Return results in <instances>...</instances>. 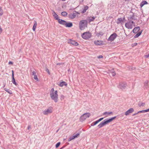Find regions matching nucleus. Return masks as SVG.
Wrapping results in <instances>:
<instances>
[{
  "label": "nucleus",
  "instance_id": "1",
  "mask_svg": "<svg viewBox=\"0 0 149 149\" xmlns=\"http://www.w3.org/2000/svg\"><path fill=\"white\" fill-rule=\"evenodd\" d=\"M50 95L51 99L53 100L55 102H57L58 101V95L57 91H55L54 92H51Z\"/></svg>",
  "mask_w": 149,
  "mask_h": 149
},
{
  "label": "nucleus",
  "instance_id": "2",
  "mask_svg": "<svg viewBox=\"0 0 149 149\" xmlns=\"http://www.w3.org/2000/svg\"><path fill=\"white\" fill-rule=\"evenodd\" d=\"M87 22L86 20H81L79 23V28L81 30H84L86 27L87 26Z\"/></svg>",
  "mask_w": 149,
  "mask_h": 149
},
{
  "label": "nucleus",
  "instance_id": "3",
  "mask_svg": "<svg viewBox=\"0 0 149 149\" xmlns=\"http://www.w3.org/2000/svg\"><path fill=\"white\" fill-rule=\"evenodd\" d=\"M125 25L128 29H132L133 26H135V23L133 21L128 20V21L125 24Z\"/></svg>",
  "mask_w": 149,
  "mask_h": 149
},
{
  "label": "nucleus",
  "instance_id": "4",
  "mask_svg": "<svg viewBox=\"0 0 149 149\" xmlns=\"http://www.w3.org/2000/svg\"><path fill=\"white\" fill-rule=\"evenodd\" d=\"M91 34L89 32H87L83 33L81 35L82 38L84 39H88L91 37Z\"/></svg>",
  "mask_w": 149,
  "mask_h": 149
},
{
  "label": "nucleus",
  "instance_id": "5",
  "mask_svg": "<svg viewBox=\"0 0 149 149\" xmlns=\"http://www.w3.org/2000/svg\"><path fill=\"white\" fill-rule=\"evenodd\" d=\"M90 116V114L88 113L84 114L81 116L80 118V120L81 121L85 120L86 119L89 117Z\"/></svg>",
  "mask_w": 149,
  "mask_h": 149
},
{
  "label": "nucleus",
  "instance_id": "6",
  "mask_svg": "<svg viewBox=\"0 0 149 149\" xmlns=\"http://www.w3.org/2000/svg\"><path fill=\"white\" fill-rule=\"evenodd\" d=\"M130 14V15L129 17H128V20H136L137 19V16H136L134 13L132 12H131Z\"/></svg>",
  "mask_w": 149,
  "mask_h": 149
},
{
  "label": "nucleus",
  "instance_id": "7",
  "mask_svg": "<svg viewBox=\"0 0 149 149\" xmlns=\"http://www.w3.org/2000/svg\"><path fill=\"white\" fill-rule=\"evenodd\" d=\"M117 35L115 33H113L111 35L108 39V40L111 42L113 41L116 38Z\"/></svg>",
  "mask_w": 149,
  "mask_h": 149
},
{
  "label": "nucleus",
  "instance_id": "8",
  "mask_svg": "<svg viewBox=\"0 0 149 149\" xmlns=\"http://www.w3.org/2000/svg\"><path fill=\"white\" fill-rule=\"evenodd\" d=\"M52 108L50 107L48 108L47 110H45L43 111V113L44 115H47L52 112Z\"/></svg>",
  "mask_w": 149,
  "mask_h": 149
},
{
  "label": "nucleus",
  "instance_id": "9",
  "mask_svg": "<svg viewBox=\"0 0 149 149\" xmlns=\"http://www.w3.org/2000/svg\"><path fill=\"white\" fill-rule=\"evenodd\" d=\"M68 43L69 44H72L74 46H77L79 45L78 43L75 41L70 39L68 41Z\"/></svg>",
  "mask_w": 149,
  "mask_h": 149
},
{
  "label": "nucleus",
  "instance_id": "10",
  "mask_svg": "<svg viewBox=\"0 0 149 149\" xmlns=\"http://www.w3.org/2000/svg\"><path fill=\"white\" fill-rule=\"evenodd\" d=\"M127 86V84L125 82H120L118 87L121 89H125Z\"/></svg>",
  "mask_w": 149,
  "mask_h": 149
},
{
  "label": "nucleus",
  "instance_id": "11",
  "mask_svg": "<svg viewBox=\"0 0 149 149\" xmlns=\"http://www.w3.org/2000/svg\"><path fill=\"white\" fill-rule=\"evenodd\" d=\"M78 12L75 11H74L72 13L70 14L69 15V17L71 19L74 18L77 14H78Z\"/></svg>",
  "mask_w": 149,
  "mask_h": 149
},
{
  "label": "nucleus",
  "instance_id": "12",
  "mask_svg": "<svg viewBox=\"0 0 149 149\" xmlns=\"http://www.w3.org/2000/svg\"><path fill=\"white\" fill-rule=\"evenodd\" d=\"M133 111H134V109L132 108H131L125 112V115L126 116L128 115L130 113H132Z\"/></svg>",
  "mask_w": 149,
  "mask_h": 149
},
{
  "label": "nucleus",
  "instance_id": "13",
  "mask_svg": "<svg viewBox=\"0 0 149 149\" xmlns=\"http://www.w3.org/2000/svg\"><path fill=\"white\" fill-rule=\"evenodd\" d=\"M95 44L96 45H102L103 44V42L102 41L97 40L94 41Z\"/></svg>",
  "mask_w": 149,
  "mask_h": 149
},
{
  "label": "nucleus",
  "instance_id": "14",
  "mask_svg": "<svg viewBox=\"0 0 149 149\" xmlns=\"http://www.w3.org/2000/svg\"><path fill=\"white\" fill-rule=\"evenodd\" d=\"M140 30V27L137 26L134 28L132 31L134 33H136L139 31Z\"/></svg>",
  "mask_w": 149,
  "mask_h": 149
},
{
  "label": "nucleus",
  "instance_id": "15",
  "mask_svg": "<svg viewBox=\"0 0 149 149\" xmlns=\"http://www.w3.org/2000/svg\"><path fill=\"white\" fill-rule=\"evenodd\" d=\"M53 13L52 14L53 15V16L54 17V18L58 20V19H59V18L58 17V15L53 10H52Z\"/></svg>",
  "mask_w": 149,
  "mask_h": 149
},
{
  "label": "nucleus",
  "instance_id": "16",
  "mask_svg": "<svg viewBox=\"0 0 149 149\" xmlns=\"http://www.w3.org/2000/svg\"><path fill=\"white\" fill-rule=\"evenodd\" d=\"M125 19V18H118L116 22L118 24H119L122 22H123V20Z\"/></svg>",
  "mask_w": 149,
  "mask_h": 149
},
{
  "label": "nucleus",
  "instance_id": "17",
  "mask_svg": "<svg viewBox=\"0 0 149 149\" xmlns=\"http://www.w3.org/2000/svg\"><path fill=\"white\" fill-rule=\"evenodd\" d=\"M58 21L59 24L64 25H65V23H66L65 21L60 19Z\"/></svg>",
  "mask_w": 149,
  "mask_h": 149
},
{
  "label": "nucleus",
  "instance_id": "18",
  "mask_svg": "<svg viewBox=\"0 0 149 149\" xmlns=\"http://www.w3.org/2000/svg\"><path fill=\"white\" fill-rule=\"evenodd\" d=\"M12 82L15 85H16L17 84H16V82H15V79L14 78V74L13 70H12Z\"/></svg>",
  "mask_w": 149,
  "mask_h": 149
},
{
  "label": "nucleus",
  "instance_id": "19",
  "mask_svg": "<svg viewBox=\"0 0 149 149\" xmlns=\"http://www.w3.org/2000/svg\"><path fill=\"white\" fill-rule=\"evenodd\" d=\"M65 25L66 27H71L72 26V24L71 22L67 23L66 22Z\"/></svg>",
  "mask_w": 149,
  "mask_h": 149
},
{
  "label": "nucleus",
  "instance_id": "20",
  "mask_svg": "<svg viewBox=\"0 0 149 149\" xmlns=\"http://www.w3.org/2000/svg\"><path fill=\"white\" fill-rule=\"evenodd\" d=\"M58 85L59 86L61 87H62L64 85L66 86L67 85V84L66 83L65 81H62V82H60Z\"/></svg>",
  "mask_w": 149,
  "mask_h": 149
},
{
  "label": "nucleus",
  "instance_id": "21",
  "mask_svg": "<svg viewBox=\"0 0 149 149\" xmlns=\"http://www.w3.org/2000/svg\"><path fill=\"white\" fill-rule=\"evenodd\" d=\"M88 7L87 6H85L83 10L81 11V13H84L86 12V10L88 9Z\"/></svg>",
  "mask_w": 149,
  "mask_h": 149
},
{
  "label": "nucleus",
  "instance_id": "22",
  "mask_svg": "<svg viewBox=\"0 0 149 149\" xmlns=\"http://www.w3.org/2000/svg\"><path fill=\"white\" fill-rule=\"evenodd\" d=\"M105 125L103 121H102L98 125V127L99 128H101L103 126Z\"/></svg>",
  "mask_w": 149,
  "mask_h": 149
},
{
  "label": "nucleus",
  "instance_id": "23",
  "mask_svg": "<svg viewBox=\"0 0 149 149\" xmlns=\"http://www.w3.org/2000/svg\"><path fill=\"white\" fill-rule=\"evenodd\" d=\"M142 31L141 30V31H139L136 34V35L134 37V38H138V37H139L141 34L142 33Z\"/></svg>",
  "mask_w": 149,
  "mask_h": 149
},
{
  "label": "nucleus",
  "instance_id": "24",
  "mask_svg": "<svg viewBox=\"0 0 149 149\" xmlns=\"http://www.w3.org/2000/svg\"><path fill=\"white\" fill-rule=\"evenodd\" d=\"M4 90L6 92L10 94H12L13 93L12 91L9 89H7L6 88H4Z\"/></svg>",
  "mask_w": 149,
  "mask_h": 149
},
{
  "label": "nucleus",
  "instance_id": "25",
  "mask_svg": "<svg viewBox=\"0 0 149 149\" xmlns=\"http://www.w3.org/2000/svg\"><path fill=\"white\" fill-rule=\"evenodd\" d=\"M147 4V2L146 1H143L140 4V6L141 7L143 6L144 5Z\"/></svg>",
  "mask_w": 149,
  "mask_h": 149
},
{
  "label": "nucleus",
  "instance_id": "26",
  "mask_svg": "<svg viewBox=\"0 0 149 149\" xmlns=\"http://www.w3.org/2000/svg\"><path fill=\"white\" fill-rule=\"evenodd\" d=\"M37 25V22H35L33 27V31H35Z\"/></svg>",
  "mask_w": 149,
  "mask_h": 149
},
{
  "label": "nucleus",
  "instance_id": "27",
  "mask_svg": "<svg viewBox=\"0 0 149 149\" xmlns=\"http://www.w3.org/2000/svg\"><path fill=\"white\" fill-rule=\"evenodd\" d=\"M61 15L63 16H66L68 14L66 12H63L61 13Z\"/></svg>",
  "mask_w": 149,
  "mask_h": 149
},
{
  "label": "nucleus",
  "instance_id": "28",
  "mask_svg": "<svg viewBox=\"0 0 149 149\" xmlns=\"http://www.w3.org/2000/svg\"><path fill=\"white\" fill-rule=\"evenodd\" d=\"M103 121L105 125L109 123L110 122L109 119H105L104 120H103Z\"/></svg>",
  "mask_w": 149,
  "mask_h": 149
},
{
  "label": "nucleus",
  "instance_id": "29",
  "mask_svg": "<svg viewBox=\"0 0 149 149\" xmlns=\"http://www.w3.org/2000/svg\"><path fill=\"white\" fill-rule=\"evenodd\" d=\"M145 104V103L140 102V103H139L138 104V106L139 107H141V106L143 107L144 106Z\"/></svg>",
  "mask_w": 149,
  "mask_h": 149
},
{
  "label": "nucleus",
  "instance_id": "30",
  "mask_svg": "<svg viewBox=\"0 0 149 149\" xmlns=\"http://www.w3.org/2000/svg\"><path fill=\"white\" fill-rule=\"evenodd\" d=\"M3 14V11L1 8V7L0 8V16H1Z\"/></svg>",
  "mask_w": 149,
  "mask_h": 149
},
{
  "label": "nucleus",
  "instance_id": "31",
  "mask_svg": "<svg viewBox=\"0 0 149 149\" xmlns=\"http://www.w3.org/2000/svg\"><path fill=\"white\" fill-rule=\"evenodd\" d=\"M103 33L102 32H100L97 33V36L98 37H100L102 36V35H103Z\"/></svg>",
  "mask_w": 149,
  "mask_h": 149
},
{
  "label": "nucleus",
  "instance_id": "32",
  "mask_svg": "<svg viewBox=\"0 0 149 149\" xmlns=\"http://www.w3.org/2000/svg\"><path fill=\"white\" fill-rule=\"evenodd\" d=\"M116 118V116H114L109 119V120L110 122H111L112 120H114Z\"/></svg>",
  "mask_w": 149,
  "mask_h": 149
},
{
  "label": "nucleus",
  "instance_id": "33",
  "mask_svg": "<svg viewBox=\"0 0 149 149\" xmlns=\"http://www.w3.org/2000/svg\"><path fill=\"white\" fill-rule=\"evenodd\" d=\"M95 18V17H92L89 19V21L90 22L93 21L94 20Z\"/></svg>",
  "mask_w": 149,
  "mask_h": 149
},
{
  "label": "nucleus",
  "instance_id": "34",
  "mask_svg": "<svg viewBox=\"0 0 149 149\" xmlns=\"http://www.w3.org/2000/svg\"><path fill=\"white\" fill-rule=\"evenodd\" d=\"M80 134V133H78L77 134L75 135H74L73 136V137H74V139L76 138H77V137Z\"/></svg>",
  "mask_w": 149,
  "mask_h": 149
},
{
  "label": "nucleus",
  "instance_id": "35",
  "mask_svg": "<svg viewBox=\"0 0 149 149\" xmlns=\"http://www.w3.org/2000/svg\"><path fill=\"white\" fill-rule=\"evenodd\" d=\"M33 78L34 79L36 80L37 81H38L39 80L37 76L36 75L34 76Z\"/></svg>",
  "mask_w": 149,
  "mask_h": 149
},
{
  "label": "nucleus",
  "instance_id": "36",
  "mask_svg": "<svg viewBox=\"0 0 149 149\" xmlns=\"http://www.w3.org/2000/svg\"><path fill=\"white\" fill-rule=\"evenodd\" d=\"M74 139V137H73V136H71L69 138L68 141H70Z\"/></svg>",
  "mask_w": 149,
  "mask_h": 149
},
{
  "label": "nucleus",
  "instance_id": "37",
  "mask_svg": "<svg viewBox=\"0 0 149 149\" xmlns=\"http://www.w3.org/2000/svg\"><path fill=\"white\" fill-rule=\"evenodd\" d=\"M148 81H146L144 83V86H148Z\"/></svg>",
  "mask_w": 149,
  "mask_h": 149
},
{
  "label": "nucleus",
  "instance_id": "38",
  "mask_svg": "<svg viewBox=\"0 0 149 149\" xmlns=\"http://www.w3.org/2000/svg\"><path fill=\"white\" fill-rule=\"evenodd\" d=\"M61 143L60 142H58L56 145V148H57L60 145Z\"/></svg>",
  "mask_w": 149,
  "mask_h": 149
},
{
  "label": "nucleus",
  "instance_id": "39",
  "mask_svg": "<svg viewBox=\"0 0 149 149\" xmlns=\"http://www.w3.org/2000/svg\"><path fill=\"white\" fill-rule=\"evenodd\" d=\"M64 97H65L64 96V95H61V96L60 99L61 100H62L64 99Z\"/></svg>",
  "mask_w": 149,
  "mask_h": 149
},
{
  "label": "nucleus",
  "instance_id": "40",
  "mask_svg": "<svg viewBox=\"0 0 149 149\" xmlns=\"http://www.w3.org/2000/svg\"><path fill=\"white\" fill-rule=\"evenodd\" d=\"M111 74L113 76H114L116 75V73L114 71H113L111 72Z\"/></svg>",
  "mask_w": 149,
  "mask_h": 149
},
{
  "label": "nucleus",
  "instance_id": "41",
  "mask_svg": "<svg viewBox=\"0 0 149 149\" xmlns=\"http://www.w3.org/2000/svg\"><path fill=\"white\" fill-rule=\"evenodd\" d=\"M36 72L35 71H33L32 72V75H36Z\"/></svg>",
  "mask_w": 149,
  "mask_h": 149
},
{
  "label": "nucleus",
  "instance_id": "42",
  "mask_svg": "<svg viewBox=\"0 0 149 149\" xmlns=\"http://www.w3.org/2000/svg\"><path fill=\"white\" fill-rule=\"evenodd\" d=\"M99 122L98 120H96V121L93 122V123H94V125H96L97 123H98Z\"/></svg>",
  "mask_w": 149,
  "mask_h": 149
},
{
  "label": "nucleus",
  "instance_id": "43",
  "mask_svg": "<svg viewBox=\"0 0 149 149\" xmlns=\"http://www.w3.org/2000/svg\"><path fill=\"white\" fill-rule=\"evenodd\" d=\"M108 113V115H110V114H112V112H105V113Z\"/></svg>",
  "mask_w": 149,
  "mask_h": 149
},
{
  "label": "nucleus",
  "instance_id": "44",
  "mask_svg": "<svg viewBox=\"0 0 149 149\" xmlns=\"http://www.w3.org/2000/svg\"><path fill=\"white\" fill-rule=\"evenodd\" d=\"M103 119H104V118H100L99 119H98L97 120L98 121V122H100L102 120H103Z\"/></svg>",
  "mask_w": 149,
  "mask_h": 149
},
{
  "label": "nucleus",
  "instance_id": "45",
  "mask_svg": "<svg viewBox=\"0 0 149 149\" xmlns=\"http://www.w3.org/2000/svg\"><path fill=\"white\" fill-rule=\"evenodd\" d=\"M97 58H103V56L102 55H101L99 56H98L97 57Z\"/></svg>",
  "mask_w": 149,
  "mask_h": 149
},
{
  "label": "nucleus",
  "instance_id": "46",
  "mask_svg": "<svg viewBox=\"0 0 149 149\" xmlns=\"http://www.w3.org/2000/svg\"><path fill=\"white\" fill-rule=\"evenodd\" d=\"M31 125H29L27 129L28 130H29L31 129Z\"/></svg>",
  "mask_w": 149,
  "mask_h": 149
},
{
  "label": "nucleus",
  "instance_id": "47",
  "mask_svg": "<svg viewBox=\"0 0 149 149\" xmlns=\"http://www.w3.org/2000/svg\"><path fill=\"white\" fill-rule=\"evenodd\" d=\"M46 71L47 72H48V74H50V72L49 71V70L48 69H47L46 70Z\"/></svg>",
  "mask_w": 149,
  "mask_h": 149
},
{
  "label": "nucleus",
  "instance_id": "48",
  "mask_svg": "<svg viewBox=\"0 0 149 149\" xmlns=\"http://www.w3.org/2000/svg\"><path fill=\"white\" fill-rule=\"evenodd\" d=\"M103 115H107L106 117L107 116H109V115H108V113H105V112L104 113H103Z\"/></svg>",
  "mask_w": 149,
  "mask_h": 149
},
{
  "label": "nucleus",
  "instance_id": "49",
  "mask_svg": "<svg viewBox=\"0 0 149 149\" xmlns=\"http://www.w3.org/2000/svg\"><path fill=\"white\" fill-rule=\"evenodd\" d=\"M141 111H142V113H144L145 112H146V111H146V110H142Z\"/></svg>",
  "mask_w": 149,
  "mask_h": 149
},
{
  "label": "nucleus",
  "instance_id": "50",
  "mask_svg": "<svg viewBox=\"0 0 149 149\" xmlns=\"http://www.w3.org/2000/svg\"><path fill=\"white\" fill-rule=\"evenodd\" d=\"M9 64H13V63L11 61H9L8 63Z\"/></svg>",
  "mask_w": 149,
  "mask_h": 149
},
{
  "label": "nucleus",
  "instance_id": "51",
  "mask_svg": "<svg viewBox=\"0 0 149 149\" xmlns=\"http://www.w3.org/2000/svg\"><path fill=\"white\" fill-rule=\"evenodd\" d=\"M146 112H149V108L147 109H146Z\"/></svg>",
  "mask_w": 149,
  "mask_h": 149
},
{
  "label": "nucleus",
  "instance_id": "52",
  "mask_svg": "<svg viewBox=\"0 0 149 149\" xmlns=\"http://www.w3.org/2000/svg\"><path fill=\"white\" fill-rule=\"evenodd\" d=\"M61 63H58L57 64V65H61Z\"/></svg>",
  "mask_w": 149,
  "mask_h": 149
},
{
  "label": "nucleus",
  "instance_id": "53",
  "mask_svg": "<svg viewBox=\"0 0 149 149\" xmlns=\"http://www.w3.org/2000/svg\"><path fill=\"white\" fill-rule=\"evenodd\" d=\"M139 113H138V112L137 113H134V114H133V116H135V115H136L137 114H138Z\"/></svg>",
  "mask_w": 149,
  "mask_h": 149
},
{
  "label": "nucleus",
  "instance_id": "54",
  "mask_svg": "<svg viewBox=\"0 0 149 149\" xmlns=\"http://www.w3.org/2000/svg\"><path fill=\"white\" fill-rule=\"evenodd\" d=\"M65 146H63V147H62V148H61L60 149H62L63 148H64L65 147Z\"/></svg>",
  "mask_w": 149,
  "mask_h": 149
},
{
  "label": "nucleus",
  "instance_id": "55",
  "mask_svg": "<svg viewBox=\"0 0 149 149\" xmlns=\"http://www.w3.org/2000/svg\"><path fill=\"white\" fill-rule=\"evenodd\" d=\"M146 56L147 58H148V57H149V54H148L147 55H146Z\"/></svg>",
  "mask_w": 149,
  "mask_h": 149
},
{
  "label": "nucleus",
  "instance_id": "56",
  "mask_svg": "<svg viewBox=\"0 0 149 149\" xmlns=\"http://www.w3.org/2000/svg\"><path fill=\"white\" fill-rule=\"evenodd\" d=\"M51 91H52V92H54V89L53 88H52L51 90Z\"/></svg>",
  "mask_w": 149,
  "mask_h": 149
},
{
  "label": "nucleus",
  "instance_id": "57",
  "mask_svg": "<svg viewBox=\"0 0 149 149\" xmlns=\"http://www.w3.org/2000/svg\"><path fill=\"white\" fill-rule=\"evenodd\" d=\"M95 125H94V123H92L91 125L92 126H94Z\"/></svg>",
  "mask_w": 149,
  "mask_h": 149
},
{
  "label": "nucleus",
  "instance_id": "58",
  "mask_svg": "<svg viewBox=\"0 0 149 149\" xmlns=\"http://www.w3.org/2000/svg\"><path fill=\"white\" fill-rule=\"evenodd\" d=\"M138 113H142V111H138Z\"/></svg>",
  "mask_w": 149,
  "mask_h": 149
},
{
  "label": "nucleus",
  "instance_id": "59",
  "mask_svg": "<svg viewBox=\"0 0 149 149\" xmlns=\"http://www.w3.org/2000/svg\"><path fill=\"white\" fill-rule=\"evenodd\" d=\"M58 130H59V129H58V130L56 132H57Z\"/></svg>",
  "mask_w": 149,
  "mask_h": 149
},
{
  "label": "nucleus",
  "instance_id": "60",
  "mask_svg": "<svg viewBox=\"0 0 149 149\" xmlns=\"http://www.w3.org/2000/svg\"><path fill=\"white\" fill-rule=\"evenodd\" d=\"M5 85L4 86H3V88H4V87H5Z\"/></svg>",
  "mask_w": 149,
  "mask_h": 149
}]
</instances>
